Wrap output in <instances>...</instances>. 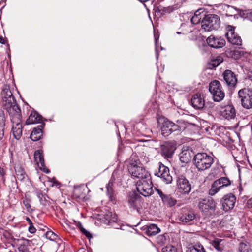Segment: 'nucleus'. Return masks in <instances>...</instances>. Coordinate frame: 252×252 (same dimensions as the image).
Wrapping results in <instances>:
<instances>
[{
    "mask_svg": "<svg viewBox=\"0 0 252 252\" xmlns=\"http://www.w3.org/2000/svg\"><path fill=\"white\" fill-rule=\"evenodd\" d=\"M2 102L5 109L9 114L20 111L19 106L16 104L13 95L9 86H5L1 92Z\"/></svg>",
    "mask_w": 252,
    "mask_h": 252,
    "instance_id": "obj_1",
    "label": "nucleus"
},
{
    "mask_svg": "<svg viewBox=\"0 0 252 252\" xmlns=\"http://www.w3.org/2000/svg\"><path fill=\"white\" fill-rule=\"evenodd\" d=\"M195 166L200 171L210 168L214 163L213 158L206 153H198L193 158Z\"/></svg>",
    "mask_w": 252,
    "mask_h": 252,
    "instance_id": "obj_2",
    "label": "nucleus"
},
{
    "mask_svg": "<svg viewBox=\"0 0 252 252\" xmlns=\"http://www.w3.org/2000/svg\"><path fill=\"white\" fill-rule=\"evenodd\" d=\"M220 21L219 17L215 14H209L203 17L201 27L205 31L217 30L220 27Z\"/></svg>",
    "mask_w": 252,
    "mask_h": 252,
    "instance_id": "obj_3",
    "label": "nucleus"
},
{
    "mask_svg": "<svg viewBox=\"0 0 252 252\" xmlns=\"http://www.w3.org/2000/svg\"><path fill=\"white\" fill-rule=\"evenodd\" d=\"M12 123V130L13 136L16 139H19L22 134L21 111L9 114Z\"/></svg>",
    "mask_w": 252,
    "mask_h": 252,
    "instance_id": "obj_4",
    "label": "nucleus"
},
{
    "mask_svg": "<svg viewBox=\"0 0 252 252\" xmlns=\"http://www.w3.org/2000/svg\"><path fill=\"white\" fill-rule=\"evenodd\" d=\"M137 191L145 197L150 196L153 193V186L150 177L140 179L137 182Z\"/></svg>",
    "mask_w": 252,
    "mask_h": 252,
    "instance_id": "obj_5",
    "label": "nucleus"
},
{
    "mask_svg": "<svg viewBox=\"0 0 252 252\" xmlns=\"http://www.w3.org/2000/svg\"><path fill=\"white\" fill-rule=\"evenodd\" d=\"M209 91L213 100L216 102L221 101L225 96V93L220 83L218 80H214L209 84Z\"/></svg>",
    "mask_w": 252,
    "mask_h": 252,
    "instance_id": "obj_6",
    "label": "nucleus"
},
{
    "mask_svg": "<svg viewBox=\"0 0 252 252\" xmlns=\"http://www.w3.org/2000/svg\"><path fill=\"white\" fill-rule=\"evenodd\" d=\"M158 122L159 125L161 124L162 134L164 136L169 135L173 131L180 130V127L177 125L164 117L159 118Z\"/></svg>",
    "mask_w": 252,
    "mask_h": 252,
    "instance_id": "obj_7",
    "label": "nucleus"
},
{
    "mask_svg": "<svg viewBox=\"0 0 252 252\" xmlns=\"http://www.w3.org/2000/svg\"><path fill=\"white\" fill-rule=\"evenodd\" d=\"M128 171L133 177L140 178H148L150 175L143 167L138 165L137 162H130L128 167Z\"/></svg>",
    "mask_w": 252,
    "mask_h": 252,
    "instance_id": "obj_8",
    "label": "nucleus"
},
{
    "mask_svg": "<svg viewBox=\"0 0 252 252\" xmlns=\"http://www.w3.org/2000/svg\"><path fill=\"white\" fill-rule=\"evenodd\" d=\"M239 98L242 106L247 109L252 108V91L248 89H243L238 92Z\"/></svg>",
    "mask_w": 252,
    "mask_h": 252,
    "instance_id": "obj_9",
    "label": "nucleus"
},
{
    "mask_svg": "<svg viewBox=\"0 0 252 252\" xmlns=\"http://www.w3.org/2000/svg\"><path fill=\"white\" fill-rule=\"evenodd\" d=\"M231 185L230 180L227 177H221L215 181L211 185V188L209 189V194L210 195H214L223 188L228 187Z\"/></svg>",
    "mask_w": 252,
    "mask_h": 252,
    "instance_id": "obj_10",
    "label": "nucleus"
},
{
    "mask_svg": "<svg viewBox=\"0 0 252 252\" xmlns=\"http://www.w3.org/2000/svg\"><path fill=\"white\" fill-rule=\"evenodd\" d=\"M155 174L158 177L161 178L163 181L166 184L171 183L173 180L172 177L170 174L169 168L161 162L158 163V170Z\"/></svg>",
    "mask_w": 252,
    "mask_h": 252,
    "instance_id": "obj_11",
    "label": "nucleus"
},
{
    "mask_svg": "<svg viewBox=\"0 0 252 252\" xmlns=\"http://www.w3.org/2000/svg\"><path fill=\"white\" fill-rule=\"evenodd\" d=\"M176 149V144L174 142L167 141L161 146V155L165 158H171Z\"/></svg>",
    "mask_w": 252,
    "mask_h": 252,
    "instance_id": "obj_12",
    "label": "nucleus"
},
{
    "mask_svg": "<svg viewBox=\"0 0 252 252\" xmlns=\"http://www.w3.org/2000/svg\"><path fill=\"white\" fill-rule=\"evenodd\" d=\"M227 32L226 33V36L228 41L233 45H241L242 40L241 37L235 32V27L231 25H228L226 27Z\"/></svg>",
    "mask_w": 252,
    "mask_h": 252,
    "instance_id": "obj_13",
    "label": "nucleus"
},
{
    "mask_svg": "<svg viewBox=\"0 0 252 252\" xmlns=\"http://www.w3.org/2000/svg\"><path fill=\"white\" fill-rule=\"evenodd\" d=\"M236 197L232 193L225 195L221 200L222 209L227 212L232 209L236 202Z\"/></svg>",
    "mask_w": 252,
    "mask_h": 252,
    "instance_id": "obj_14",
    "label": "nucleus"
},
{
    "mask_svg": "<svg viewBox=\"0 0 252 252\" xmlns=\"http://www.w3.org/2000/svg\"><path fill=\"white\" fill-rule=\"evenodd\" d=\"M216 203L214 199L211 197L205 198L201 200L198 204L199 209L204 212L209 210L214 211L216 208Z\"/></svg>",
    "mask_w": 252,
    "mask_h": 252,
    "instance_id": "obj_15",
    "label": "nucleus"
},
{
    "mask_svg": "<svg viewBox=\"0 0 252 252\" xmlns=\"http://www.w3.org/2000/svg\"><path fill=\"white\" fill-rule=\"evenodd\" d=\"M177 185L179 191L181 193H188L191 190V185L187 179L183 176L178 177Z\"/></svg>",
    "mask_w": 252,
    "mask_h": 252,
    "instance_id": "obj_16",
    "label": "nucleus"
},
{
    "mask_svg": "<svg viewBox=\"0 0 252 252\" xmlns=\"http://www.w3.org/2000/svg\"><path fill=\"white\" fill-rule=\"evenodd\" d=\"M206 41L209 46L214 48H222L225 45V40L220 36L210 35Z\"/></svg>",
    "mask_w": 252,
    "mask_h": 252,
    "instance_id": "obj_17",
    "label": "nucleus"
},
{
    "mask_svg": "<svg viewBox=\"0 0 252 252\" xmlns=\"http://www.w3.org/2000/svg\"><path fill=\"white\" fill-rule=\"evenodd\" d=\"M191 104L192 106L197 109L203 108L205 105V100L203 95L200 93L194 94L191 98Z\"/></svg>",
    "mask_w": 252,
    "mask_h": 252,
    "instance_id": "obj_18",
    "label": "nucleus"
},
{
    "mask_svg": "<svg viewBox=\"0 0 252 252\" xmlns=\"http://www.w3.org/2000/svg\"><path fill=\"white\" fill-rule=\"evenodd\" d=\"M223 78L227 85L230 87H234L237 82V79L235 74L231 70H226L223 73Z\"/></svg>",
    "mask_w": 252,
    "mask_h": 252,
    "instance_id": "obj_19",
    "label": "nucleus"
},
{
    "mask_svg": "<svg viewBox=\"0 0 252 252\" xmlns=\"http://www.w3.org/2000/svg\"><path fill=\"white\" fill-rule=\"evenodd\" d=\"M221 115L226 119H232L236 116V110L233 106L228 105L222 108Z\"/></svg>",
    "mask_w": 252,
    "mask_h": 252,
    "instance_id": "obj_20",
    "label": "nucleus"
},
{
    "mask_svg": "<svg viewBox=\"0 0 252 252\" xmlns=\"http://www.w3.org/2000/svg\"><path fill=\"white\" fill-rule=\"evenodd\" d=\"M140 199V197L138 194L134 192L130 193L127 200L129 207L133 210L138 209Z\"/></svg>",
    "mask_w": 252,
    "mask_h": 252,
    "instance_id": "obj_21",
    "label": "nucleus"
},
{
    "mask_svg": "<svg viewBox=\"0 0 252 252\" xmlns=\"http://www.w3.org/2000/svg\"><path fill=\"white\" fill-rule=\"evenodd\" d=\"M34 157L35 162L38 165L40 164L41 166L40 167L41 170H43L44 172L48 173L49 171L47 170L45 171V165L44 164V157L42 153L40 150H37L35 152L34 154Z\"/></svg>",
    "mask_w": 252,
    "mask_h": 252,
    "instance_id": "obj_22",
    "label": "nucleus"
},
{
    "mask_svg": "<svg viewBox=\"0 0 252 252\" xmlns=\"http://www.w3.org/2000/svg\"><path fill=\"white\" fill-rule=\"evenodd\" d=\"M195 218V214L191 211H187L179 217V220L184 223H189Z\"/></svg>",
    "mask_w": 252,
    "mask_h": 252,
    "instance_id": "obj_23",
    "label": "nucleus"
},
{
    "mask_svg": "<svg viewBox=\"0 0 252 252\" xmlns=\"http://www.w3.org/2000/svg\"><path fill=\"white\" fill-rule=\"evenodd\" d=\"M143 230L145 231V233L149 236L155 235L160 231V229L155 224L145 226Z\"/></svg>",
    "mask_w": 252,
    "mask_h": 252,
    "instance_id": "obj_24",
    "label": "nucleus"
},
{
    "mask_svg": "<svg viewBox=\"0 0 252 252\" xmlns=\"http://www.w3.org/2000/svg\"><path fill=\"white\" fill-rule=\"evenodd\" d=\"M180 161L183 163H188L191 159V151L189 149H184L179 154Z\"/></svg>",
    "mask_w": 252,
    "mask_h": 252,
    "instance_id": "obj_25",
    "label": "nucleus"
},
{
    "mask_svg": "<svg viewBox=\"0 0 252 252\" xmlns=\"http://www.w3.org/2000/svg\"><path fill=\"white\" fill-rule=\"evenodd\" d=\"M41 117L39 115L35 112L31 113L29 118L26 120V124L27 125H30L38 123L41 121Z\"/></svg>",
    "mask_w": 252,
    "mask_h": 252,
    "instance_id": "obj_26",
    "label": "nucleus"
},
{
    "mask_svg": "<svg viewBox=\"0 0 252 252\" xmlns=\"http://www.w3.org/2000/svg\"><path fill=\"white\" fill-rule=\"evenodd\" d=\"M42 136V131L40 128H34L31 134V139L34 141L39 140Z\"/></svg>",
    "mask_w": 252,
    "mask_h": 252,
    "instance_id": "obj_27",
    "label": "nucleus"
},
{
    "mask_svg": "<svg viewBox=\"0 0 252 252\" xmlns=\"http://www.w3.org/2000/svg\"><path fill=\"white\" fill-rule=\"evenodd\" d=\"M202 13L203 10L202 9L197 10L191 19V23L193 24H197L200 23L201 20L202 18H203V17L205 15V14H202Z\"/></svg>",
    "mask_w": 252,
    "mask_h": 252,
    "instance_id": "obj_28",
    "label": "nucleus"
},
{
    "mask_svg": "<svg viewBox=\"0 0 252 252\" xmlns=\"http://www.w3.org/2000/svg\"><path fill=\"white\" fill-rule=\"evenodd\" d=\"M223 240L219 238H215L211 242L212 245L218 251L223 250L224 246L222 244Z\"/></svg>",
    "mask_w": 252,
    "mask_h": 252,
    "instance_id": "obj_29",
    "label": "nucleus"
},
{
    "mask_svg": "<svg viewBox=\"0 0 252 252\" xmlns=\"http://www.w3.org/2000/svg\"><path fill=\"white\" fill-rule=\"evenodd\" d=\"M161 200L163 203L168 207L174 206L176 202V200L173 199L169 195H166Z\"/></svg>",
    "mask_w": 252,
    "mask_h": 252,
    "instance_id": "obj_30",
    "label": "nucleus"
},
{
    "mask_svg": "<svg viewBox=\"0 0 252 252\" xmlns=\"http://www.w3.org/2000/svg\"><path fill=\"white\" fill-rule=\"evenodd\" d=\"M113 183L111 181H109L107 186V195L110 200L113 201L115 199V195L113 189L112 188Z\"/></svg>",
    "mask_w": 252,
    "mask_h": 252,
    "instance_id": "obj_31",
    "label": "nucleus"
},
{
    "mask_svg": "<svg viewBox=\"0 0 252 252\" xmlns=\"http://www.w3.org/2000/svg\"><path fill=\"white\" fill-rule=\"evenodd\" d=\"M189 252H206L203 246L200 243H196L190 247Z\"/></svg>",
    "mask_w": 252,
    "mask_h": 252,
    "instance_id": "obj_32",
    "label": "nucleus"
},
{
    "mask_svg": "<svg viewBox=\"0 0 252 252\" xmlns=\"http://www.w3.org/2000/svg\"><path fill=\"white\" fill-rule=\"evenodd\" d=\"M223 61V59L221 56H218L215 59H213L210 62V64L212 65L213 67L218 66Z\"/></svg>",
    "mask_w": 252,
    "mask_h": 252,
    "instance_id": "obj_33",
    "label": "nucleus"
},
{
    "mask_svg": "<svg viewBox=\"0 0 252 252\" xmlns=\"http://www.w3.org/2000/svg\"><path fill=\"white\" fill-rule=\"evenodd\" d=\"M239 250L240 252H252L250 246L244 243L240 244Z\"/></svg>",
    "mask_w": 252,
    "mask_h": 252,
    "instance_id": "obj_34",
    "label": "nucleus"
},
{
    "mask_svg": "<svg viewBox=\"0 0 252 252\" xmlns=\"http://www.w3.org/2000/svg\"><path fill=\"white\" fill-rule=\"evenodd\" d=\"M18 249L20 252H29L28 240L24 242L23 244H21Z\"/></svg>",
    "mask_w": 252,
    "mask_h": 252,
    "instance_id": "obj_35",
    "label": "nucleus"
},
{
    "mask_svg": "<svg viewBox=\"0 0 252 252\" xmlns=\"http://www.w3.org/2000/svg\"><path fill=\"white\" fill-rule=\"evenodd\" d=\"M162 252H177V249L172 245H168L162 249Z\"/></svg>",
    "mask_w": 252,
    "mask_h": 252,
    "instance_id": "obj_36",
    "label": "nucleus"
},
{
    "mask_svg": "<svg viewBox=\"0 0 252 252\" xmlns=\"http://www.w3.org/2000/svg\"><path fill=\"white\" fill-rule=\"evenodd\" d=\"M15 171L17 178L18 180H22L25 178V173L22 170L19 169L18 170H16Z\"/></svg>",
    "mask_w": 252,
    "mask_h": 252,
    "instance_id": "obj_37",
    "label": "nucleus"
},
{
    "mask_svg": "<svg viewBox=\"0 0 252 252\" xmlns=\"http://www.w3.org/2000/svg\"><path fill=\"white\" fill-rule=\"evenodd\" d=\"M80 231L88 238L91 239L92 237L91 234L84 229L82 226L79 227Z\"/></svg>",
    "mask_w": 252,
    "mask_h": 252,
    "instance_id": "obj_38",
    "label": "nucleus"
},
{
    "mask_svg": "<svg viewBox=\"0 0 252 252\" xmlns=\"http://www.w3.org/2000/svg\"><path fill=\"white\" fill-rule=\"evenodd\" d=\"M46 237L50 240H53L55 239L56 235L52 231H48L45 234Z\"/></svg>",
    "mask_w": 252,
    "mask_h": 252,
    "instance_id": "obj_39",
    "label": "nucleus"
},
{
    "mask_svg": "<svg viewBox=\"0 0 252 252\" xmlns=\"http://www.w3.org/2000/svg\"><path fill=\"white\" fill-rule=\"evenodd\" d=\"M5 120L3 114H0V127L5 128Z\"/></svg>",
    "mask_w": 252,
    "mask_h": 252,
    "instance_id": "obj_40",
    "label": "nucleus"
},
{
    "mask_svg": "<svg viewBox=\"0 0 252 252\" xmlns=\"http://www.w3.org/2000/svg\"><path fill=\"white\" fill-rule=\"evenodd\" d=\"M23 203L28 210L31 208L30 203L27 199H24L23 201Z\"/></svg>",
    "mask_w": 252,
    "mask_h": 252,
    "instance_id": "obj_41",
    "label": "nucleus"
},
{
    "mask_svg": "<svg viewBox=\"0 0 252 252\" xmlns=\"http://www.w3.org/2000/svg\"><path fill=\"white\" fill-rule=\"evenodd\" d=\"M5 175V171L3 168L0 167V177H2L3 179V181H4V176Z\"/></svg>",
    "mask_w": 252,
    "mask_h": 252,
    "instance_id": "obj_42",
    "label": "nucleus"
},
{
    "mask_svg": "<svg viewBox=\"0 0 252 252\" xmlns=\"http://www.w3.org/2000/svg\"><path fill=\"white\" fill-rule=\"evenodd\" d=\"M156 191L158 193V194L160 197L161 199H162L164 196H165L166 194H164L162 191L159 189H156Z\"/></svg>",
    "mask_w": 252,
    "mask_h": 252,
    "instance_id": "obj_43",
    "label": "nucleus"
},
{
    "mask_svg": "<svg viewBox=\"0 0 252 252\" xmlns=\"http://www.w3.org/2000/svg\"><path fill=\"white\" fill-rule=\"evenodd\" d=\"M29 231L31 233H34L35 232L36 229L33 226L32 224L30 225V226L29 227Z\"/></svg>",
    "mask_w": 252,
    "mask_h": 252,
    "instance_id": "obj_44",
    "label": "nucleus"
},
{
    "mask_svg": "<svg viewBox=\"0 0 252 252\" xmlns=\"http://www.w3.org/2000/svg\"><path fill=\"white\" fill-rule=\"evenodd\" d=\"M5 128L0 127V140L2 139L4 136Z\"/></svg>",
    "mask_w": 252,
    "mask_h": 252,
    "instance_id": "obj_45",
    "label": "nucleus"
},
{
    "mask_svg": "<svg viewBox=\"0 0 252 252\" xmlns=\"http://www.w3.org/2000/svg\"><path fill=\"white\" fill-rule=\"evenodd\" d=\"M247 204L249 208H252V198L248 200Z\"/></svg>",
    "mask_w": 252,
    "mask_h": 252,
    "instance_id": "obj_46",
    "label": "nucleus"
},
{
    "mask_svg": "<svg viewBox=\"0 0 252 252\" xmlns=\"http://www.w3.org/2000/svg\"><path fill=\"white\" fill-rule=\"evenodd\" d=\"M80 191V189H75L74 191V195L75 196H77V193Z\"/></svg>",
    "mask_w": 252,
    "mask_h": 252,
    "instance_id": "obj_47",
    "label": "nucleus"
},
{
    "mask_svg": "<svg viewBox=\"0 0 252 252\" xmlns=\"http://www.w3.org/2000/svg\"><path fill=\"white\" fill-rule=\"evenodd\" d=\"M26 220L29 222L30 225L32 224V221H31V220H30V219L29 218L27 217Z\"/></svg>",
    "mask_w": 252,
    "mask_h": 252,
    "instance_id": "obj_48",
    "label": "nucleus"
},
{
    "mask_svg": "<svg viewBox=\"0 0 252 252\" xmlns=\"http://www.w3.org/2000/svg\"><path fill=\"white\" fill-rule=\"evenodd\" d=\"M0 43L4 44V39L2 36L0 37Z\"/></svg>",
    "mask_w": 252,
    "mask_h": 252,
    "instance_id": "obj_49",
    "label": "nucleus"
},
{
    "mask_svg": "<svg viewBox=\"0 0 252 252\" xmlns=\"http://www.w3.org/2000/svg\"><path fill=\"white\" fill-rule=\"evenodd\" d=\"M106 220H109V222L111 221H114V220H112V219H109V217H108V215H107L106 216Z\"/></svg>",
    "mask_w": 252,
    "mask_h": 252,
    "instance_id": "obj_50",
    "label": "nucleus"
},
{
    "mask_svg": "<svg viewBox=\"0 0 252 252\" xmlns=\"http://www.w3.org/2000/svg\"><path fill=\"white\" fill-rule=\"evenodd\" d=\"M249 79L252 81V73L249 75Z\"/></svg>",
    "mask_w": 252,
    "mask_h": 252,
    "instance_id": "obj_51",
    "label": "nucleus"
},
{
    "mask_svg": "<svg viewBox=\"0 0 252 252\" xmlns=\"http://www.w3.org/2000/svg\"><path fill=\"white\" fill-rule=\"evenodd\" d=\"M249 17H252V11H251V12L249 13Z\"/></svg>",
    "mask_w": 252,
    "mask_h": 252,
    "instance_id": "obj_52",
    "label": "nucleus"
},
{
    "mask_svg": "<svg viewBox=\"0 0 252 252\" xmlns=\"http://www.w3.org/2000/svg\"><path fill=\"white\" fill-rule=\"evenodd\" d=\"M177 33H178V34H180V32H177Z\"/></svg>",
    "mask_w": 252,
    "mask_h": 252,
    "instance_id": "obj_53",
    "label": "nucleus"
},
{
    "mask_svg": "<svg viewBox=\"0 0 252 252\" xmlns=\"http://www.w3.org/2000/svg\"><path fill=\"white\" fill-rule=\"evenodd\" d=\"M251 127H252V124Z\"/></svg>",
    "mask_w": 252,
    "mask_h": 252,
    "instance_id": "obj_54",
    "label": "nucleus"
}]
</instances>
